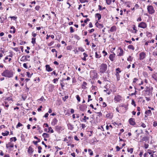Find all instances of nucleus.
<instances>
[{
	"mask_svg": "<svg viewBox=\"0 0 157 157\" xmlns=\"http://www.w3.org/2000/svg\"><path fill=\"white\" fill-rule=\"evenodd\" d=\"M99 72L102 74L105 72L107 69V65L104 63L101 64L99 67Z\"/></svg>",
	"mask_w": 157,
	"mask_h": 157,
	"instance_id": "nucleus-1",
	"label": "nucleus"
},
{
	"mask_svg": "<svg viewBox=\"0 0 157 157\" xmlns=\"http://www.w3.org/2000/svg\"><path fill=\"white\" fill-rule=\"evenodd\" d=\"M2 75L3 76L11 78L13 77V75L12 71L6 70L2 73Z\"/></svg>",
	"mask_w": 157,
	"mask_h": 157,
	"instance_id": "nucleus-2",
	"label": "nucleus"
},
{
	"mask_svg": "<svg viewBox=\"0 0 157 157\" xmlns=\"http://www.w3.org/2000/svg\"><path fill=\"white\" fill-rule=\"evenodd\" d=\"M147 10L150 14H151L155 12V10H154L153 6H148Z\"/></svg>",
	"mask_w": 157,
	"mask_h": 157,
	"instance_id": "nucleus-3",
	"label": "nucleus"
},
{
	"mask_svg": "<svg viewBox=\"0 0 157 157\" xmlns=\"http://www.w3.org/2000/svg\"><path fill=\"white\" fill-rule=\"evenodd\" d=\"M122 97L120 95H117L115 96L114 98V101L115 102H119L121 100Z\"/></svg>",
	"mask_w": 157,
	"mask_h": 157,
	"instance_id": "nucleus-4",
	"label": "nucleus"
},
{
	"mask_svg": "<svg viewBox=\"0 0 157 157\" xmlns=\"http://www.w3.org/2000/svg\"><path fill=\"white\" fill-rule=\"evenodd\" d=\"M138 26L140 28L145 29L147 27V25L145 23L142 22L139 24Z\"/></svg>",
	"mask_w": 157,
	"mask_h": 157,
	"instance_id": "nucleus-5",
	"label": "nucleus"
},
{
	"mask_svg": "<svg viewBox=\"0 0 157 157\" xmlns=\"http://www.w3.org/2000/svg\"><path fill=\"white\" fill-rule=\"evenodd\" d=\"M123 54V50L121 48H119L118 49L117 56H121Z\"/></svg>",
	"mask_w": 157,
	"mask_h": 157,
	"instance_id": "nucleus-6",
	"label": "nucleus"
},
{
	"mask_svg": "<svg viewBox=\"0 0 157 157\" xmlns=\"http://www.w3.org/2000/svg\"><path fill=\"white\" fill-rule=\"evenodd\" d=\"M146 56V54L144 52H141L140 54V60L143 59Z\"/></svg>",
	"mask_w": 157,
	"mask_h": 157,
	"instance_id": "nucleus-7",
	"label": "nucleus"
},
{
	"mask_svg": "<svg viewBox=\"0 0 157 157\" xmlns=\"http://www.w3.org/2000/svg\"><path fill=\"white\" fill-rule=\"evenodd\" d=\"M46 70L48 72H50L53 70V69L49 65H46L45 66Z\"/></svg>",
	"mask_w": 157,
	"mask_h": 157,
	"instance_id": "nucleus-8",
	"label": "nucleus"
},
{
	"mask_svg": "<svg viewBox=\"0 0 157 157\" xmlns=\"http://www.w3.org/2000/svg\"><path fill=\"white\" fill-rule=\"evenodd\" d=\"M14 146L13 144L10 142H9L8 144H6V147L7 148L13 147Z\"/></svg>",
	"mask_w": 157,
	"mask_h": 157,
	"instance_id": "nucleus-9",
	"label": "nucleus"
},
{
	"mask_svg": "<svg viewBox=\"0 0 157 157\" xmlns=\"http://www.w3.org/2000/svg\"><path fill=\"white\" fill-rule=\"evenodd\" d=\"M116 30V27L115 26H112L109 30V31L111 32H115Z\"/></svg>",
	"mask_w": 157,
	"mask_h": 157,
	"instance_id": "nucleus-10",
	"label": "nucleus"
},
{
	"mask_svg": "<svg viewBox=\"0 0 157 157\" xmlns=\"http://www.w3.org/2000/svg\"><path fill=\"white\" fill-rule=\"evenodd\" d=\"M58 122V121L57 120V119L56 118H54L52 122H51V124L52 125H55Z\"/></svg>",
	"mask_w": 157,
	"mask_h": 157,
	"instance_id": "nucleus-11",
	"label": "nucleus"
},
{
	"mask_svg": "<svg viewBox=\"0 0 157 157\" xmlns=\"http://www.w3.org/2000/svg\"><path fill=\"white\" fill-rule=\"evenodd\" d=\"M115 54H111L109 56V58L110 60L112 61H113L114 60V58L115 57Z\"/></svg>",
	"mask_w": 157,
	"mask_h": 157,
	"instance_id": "nucleus-12",
	"label": "nucleus"
},
{
	"mask_svg": "<svg viewBox=\"0 0 157 157\" xmlns=\"http://www.w3.org/2000/svg\"><path fill=\"white\" fill-rule=\"evenodd\" d=\"M21 60L22 61L25 62L27 61H29L30 60L27 59L25 56H23L21 59Z\"/></svg>",
	"mask_w": 157,
	"mask_h": 157,
	"instance_id": "nucleus-13",
	"label": "nucleus"
},
{
	"mask_svg": "<svg viewBox=\"0 0 157 157\" xmlns=\"http://www.w3.org/2000/svg\"><path fill=\"white\" fill-rule=\"evenodd\" d=\"M129 121L130 124L132 125H134L135 124L134 119L133 118H130Z\"/></svg>",
	"mask_w": 157,
	"mask_h": 157,
	"instance_id": "nucleus-14",
	"label": "nucleus"
},
{
	"mask_svg": "<svg viewBox=\"0 0 157 157\" xmlns=\"http://www.w3.org/2000/svg\"><path fill=\"white\" fill-rule=\"evenodd\" d=\"M96 26L99 28H102L103 27V25L99 24L98 22H97L95 23Z\"/></svg>",
	"mask_w": 157,
	"mask_h": 157,
	"instance_id": "nucleus-15",
	"label": "nucleus"
},
{
	"mask_svg": "<svg viewBox=\"0 0 157 157\" xmlns=\"http://www.w3.org/2000/svg\"><path fill=\"white\" fill-rule=\"evenodd\" d=\"M11 30L10 31V32L11 33H14L15 32V29L14 27L12 26L10 28Z\"/></svg>",
	"mask_w": 157,
	"mask_h": 157,
	"instance_id": "nucleus-16",
	"label": "nucleus"
},
{
	"mask_svg": "<svg viewBox=\"0 0 157 157\" xmlns=\"http://www.w3.org/2000/svg\"><path fill=\"white\" fill-rule=\"evenodd\" d=\"M145 113L147 116H150L151 115V112L150 110L146 111L145 112Z\"/></svg>",
	"mask_w": 157,
	"mask_h": 157,
	"instance_id": "nucleus-17",
	"label": "nucleus"
},
{
	"mask_svg": "<svg viewBox=\"0 0 157 157\" xmlns=\"http://www.w3.org/2000/svg\"><path fill=\"white\" fill-rule=\"evenodd\" d=\"M106 117L109 118H112L113 117V114L112 113H107L106 114Z\"/></svg>",
	"mask_w": 157,
	"mask_h": 157,
	"instance_id": "nucleus-18",
	"label": "nucleus"
},
{
	"mask_svg": "<svg viewBox=\"0 0 157 157\" xmlns=\"http://www.w3.org/2000/svg\"><path fill=\"white\" fill-rule=\"evenodd\" d=\"M95 17L96 18H98V20H99L101 18V15L99 13H96L95 14Z\"/></svg>",
	"mask_w": 157,
	"mask_h": 157,
	"instance_id": "nucleus-19",
	"label": "nucleus"
},
{
	"mask_svg": "<svg viewBox=\"0 0 157 157\" xmlns=\"http://www.w3.org/2000/svg\"><path fill=\"white\" fill-rule=\"evenodd\" d=\"M42 136L44 138H48L49 137V135L47 133H44L42 134Z\"/></svg>",
	"mask_w": 157,
	"mask_h": 157,
	"instance_id": "nucleus-20",
	"label": "nucleus"
},
{
	"mask_svg": "<svg viewBox=\"0 0 157 157\" xmlns=\"http://www.w3.org/2000/svg\"><path fill=\"white\" fill-rule=\"evenodd\" d=\"M83 55L84 56V57L83 58H82L83 60L84 61H86V57H87L88 56V55L86 54L85 52H84L83 53Z\"/></svg>",
	"mask_w": 157,
	"mask_h": 157,
	"instance_id": "nucleus-21",
	"label": "nucleus"
},
{
	"mask_svg": "<svg viewBox=\"0 0 157 157\" xmlns=\"http://www.w3.org/2000/svg\"><path fill=\"white\" fill-rule=\"evenodd\" d=\"M87 83L85 82H83V84L82 85V88L84 89H85L86 88V86L87 85Z\"/></svg>",
	"mask_w": 157,
	"mask_h": 157,
	"instance_id": "nucleus-22",
	"label": "nucleus"
},
{
	"mask_svg": "<svg viewBox=\"0 0 157 157\" xmlns=\"http://www.w3.org/2000/svg\"><path fill=\"white\" fill-rule=\"evenodd\" d=\"M36 38L35 37L32 38V43L33 45H34L36 43Z\"/></svg>",
	"mask_w": 157,
	"mask_h": 157,
	"instance_id": "nucleus-23",
	"label": "nucleus"
},
{
	"mask_svg": "<svg viewBox=\"0 0 157 157\" xmlns=\"http://www.w3.org/2000/svg\"><path fill=\"white\" fill-rule=\"evenodd\" d=\"M127 151L128 152H130L131 154L132 153L133 151V148H130L129 149V148H127Z\"/></svg>",
	"mask_w": 157,
	"mask_h": 157,
	"instance_id": "nucleus-24",
	"label": "nucleus"
},
{
	"mask_svg": "<svg viewBox=\"0 0 157 157\" xmlns=\"http://www.w3.org/2000/svg\"><path fill=\"white\" fill-rule=\"evenodd\" d=\"M101 56L100 54H98L97 52H95V57L97 58H99Z\"/></svg>",
	"mask_w": 157,
	"mask_h": 157,
	"instance_id": "nucleus-25",
	"label": "nucleus"
},
{
	"mask_svg": "<svg viewBox=\"0 0 157 157\" xmlns=\"http://www.w3.org/2000/svg\"><path fill=\"white\" fill-rule=\"evenodd\" d=\"M9 132L6 131L4 133H3V132L2 133V136H6L8 135L9 134Z\"/></svg>",
	"mask_w": 157,
	"mask_h": 157,
	"instance_id": "nucleus-26",
	"label": "nucleus"
},
{
	"mask_svg": "<svg viewBox=\"0 0 157 157\" xmlns=\"http://www.w3.org/2000/svg\"><path fill=\"white\" fill-rule=\"evenodd\" d=\"M147 153L150 155H152L154 153V151H153L151 150H147Z\"/></svg>",
	"mask_w": 157,
	"mask_h": 157,
	"instance_id": "nucleus-27",
	"label": "nucleus"
},
{
	"mask_svg": "<svg viewBox=\"0 0 157 157\" xmlns=\"http://www.w3.org/2000/svg\"><path fill=\"white\" fill-rule=\"evenodd\" d=\"M89 119V117H86V116H84V118L82 119V120L83 121L86 122V120H88Z\"/></svg>",
	"mask_w": 157,
	"mask_h": 157,
	"instance_id": "nucleus-28",
	"label": "nucleus"
},
{
	"mask_svg": "<svg viewBox=\"0 0 157 157\" xmlns=\"http://www.w3.org/2000/svg\"><path fill=\"white\" fill-rule=\"evenodd\" d=\"M132 29L134 30H135L134 33H136L137 31L136 27L135 25H134L133 27H132Z\"/></svg>",
	"mask_w": 157,
	"mask_h": 157,
	"instance_id": "nucleus-29",
	"label": "nucleus"
},
{
	"mask_svg": "<svg viewBox=\"0 0 157 157\" xmlns=\"http://www.w3.org/2000/svg\"><path fill=\"white\" fill-rule=\"evenodd\" d=\"M33 149L32 147H29L28 150V151L29 152L32 153L33 152Z\"/></svg>",
	"mask_w": 157,
	"mask_h": 157,
	"instance_id": "nucleus-30",
	"label": "nucleus"
},
{
	"mask_svg": "<svg viewBox=\"0 0 157 157\" xmlns=\"http://www.w3.org/2000/svg\"><path fill=\"white\" fill-rule=\"evenodd\" d=\"M50 132L52 133L54 132L53 130L52 129V127H50L48 128V132Z\"/></svg>",
	"mask_w": 157,
	"mask_h": 157,
	"instance_id": "nucleus-31",
	"label": "nucleus"
},
{
	"mask_svg": "<svg viewBox=\"0 0 157 157\" xmlns=\"http://www.w3.org/2000/svg\"><path fill=\"white\" fill-rule=\"evenodd\" d=\"M98 7H99V10H102L104 9H105V7L102 8V6H101L100 5L98 6Z\"/></svg>",
	"mask_w": 157,
	"mask_h": 157,
	"instance_id": "nucleus-32",
	"label": "nucleus"
},
{
	"mask_svg": "<svg viewBox=\"0 0 157 157\" xmlns=\"http://www.w3.org/2000/svg\"><path fill=\"white\" fill-rule=\"evenodd\" d=\"M152 77L155 80L156 82H157V76H156L155 75H153Z\"/></svg>",
	"mask_w": 157,
	"mask_h": 157,
	"instance_id": "nucleus-33",
	"label": "nucleus"
},
{
	"mask_svg": "<svg viewBox=\"0 0 157 157\" xmlns=\"http://www.w3.org/2000/svg\"><path fill=\"white\" fill-rule=\"evenodd\" d=\"M17 140V139L16 137H12L10 138V140L11 141H15Z\"/></svg>",
	"mask_w": 157,
	"mask_h": 157,
	"instance_id": "nucleus-34",
	"label": "nucleus"
},
{
	"mask_svg": "<svg viewBox=\"0 0 157 157\" xmlns=\"http://www.w3.org/2000/svg\"><path fill=\"white\" fill-rule=\"evenodd\" d=\"M116 77H117V79H118V78H120V75L119 74V73L118 72L116 71Z\"/></svg>",
	"mask_w": 157,
	"mask_h": 157,
	"instance_id": "nucleus-35",
	"label": "nucleus"
},
{
	"mask_svg": "<svg viewBox=\"0 0 157 157\" xmlns=\"http://www.w3.org/2000/svg\"><path fill=\"white\" fill-rule=\"evenodd\" d=\"M106 1V2L108 5L110 4L111 3L112 0H105Z\"/></svg>",
	"mask_w": 157,
	"mask_h": 157,
	"instance_id": "nucleus-36",
	"label": "nucleus"
},
{
	"mask_svg": "<svg viewBox=\"0 0 157 157\" xmlns=\"http://www.w3.org/2000/svg\"><path fill=\"white\" fill-rule=\"evenodd\" d=\"M22 124L20 123V122H19L18 124L17 125L16 127V128H18L20 126H22Z\"/></svg>",
	"mask_w": 157,
	"mask_h": 157,
	"instance_id": "nucleus-37",
	"label": "nucleus"
},
{
	"mask_svg": "<svg viewBox=\"0 0 157 157\" xmlns=\"http://www.w3.org/2000/svg\"><path fill=\"white\" fill-rule=\"evenodd\" d=\"M88 151L90 153V155H93V152L91 149H88Z\"/></svg>",
	"mask_w": 157,
	"mask_h": 157,
	"instance_id": "nucleus-38",
	"label": "nucleus"
},
{
	"mask_svg": "<svg viewBox=\"0 0 157 157\" xmlns=\"http://www.w3.org/2000/svg\"><path fill=\"white\" fill-rule=\"evenodd\" d=\"M78 50L81 52L84 51V49L82 47H79L78 48Z\"/></svg>",
	"mask_w": 157,
	"mask_h": 157,
	"instance_id": "nucleus-39",
	"label": "nucleus"
},
{
	"mask_svg": "<svg viewBox=\"0 0 157 157\" xmlns=\"http://www.w3.org/2000/svg\"><path fill=\"white\" fill-rule=\"evenodd\" d=\"M38 153H40L41 152V150L42 149V147L41 146H39L38 147Z\"/></svg>",
	"mask_w": 157,
	"mask_h": 157,
	"instance_id": "nucleus-40",
	"label": "nucleus"
},
{
	"mask_svg": "<svg viewBox=\"0 0 157 157\" xmlns=\"http://www.w3.org/2000/svg\"><path fill=\"white\" fill-rule=\"evenodd\" d=\"M76 98L78 102H80V98L78 95H77L76 96Z\"/></svg>",
	"mask_w": 157,
	"mask_h": 157,
	"instance_id": "nucleus-41",
	"label": "nucleus"
},
{
	"mask_svg": "<svg viewBox=\"0 0 157 157\" xmlns=\"http://www.w3.org/2000/svg\"><path fill=\"white\" fill-rule=\"evenodd\" d=\"M91 98V96L90 95H88V102H89L90 101L92 100V99L90 98Z\"/></svg>",
	"mask_w": 157,
	"mask_h": 157,
	"instance_id": "nucleus-42",
	"label": "nucleus"
},
{
	"mask_svg": "<svg viewBox=\"0 0 157 157\" xmlns=\"http://www.w3.org/2000/svg\"><path fill=\"white\" fill-rule=\"evenodd\" d=\"M54 43V41H52L50 43H48V46H52V45Z\"/></svg>",
	"mask_w": 157,
	"mask_h": 157,
	"instance_id": "nucleus-43",
	"label": "nucleus"
},
{
	"mask_svg": "<svg viewBox=\"0 0 157 157\" xmlns=\"http://www.w3.org/2000/svg\"><path fill=\"white\" fill-rule=\"evenodd\" d=\"M80 1L81 3H83L85 2H88V0H80Z\"/></svg>",
	"mask_w": 157,
	"mask_h": 157,
	"instance_id": "nucleus-44",
	"label": "nucleus"
},
{
	"mask_svg": "<svg viewBox=\"0 0 157 157\" xmlns=\"http://www.w3.org/2000/svg\"><path fill=\"white\" fill-rule=\"evenodd\" d=\"M128 48H130V49H132L133 50L134 49L133 46L132 45H128Z\"/></svg>",
	"mask_w": 157,
	"mask_h": 157,
	"instance_id": "nucleus-45",
	"label": "nucleus"
},
{
	"mask_svg": "<svg viewBox=\"0 0 157 157\" xmlns=\"http://www.w3.org/2000/svg\"><path fill=\"white\" fill-rule=\"evenodd\" d=\"M148 140V137H144L142 139V140L143 141H147Z\"/></svg>",
	"mask_w": 157,
	"mask_h": 157,
	"instance_id": "nucleus-46",
	"label": "nucleus"
},
{
	"mask_svg": "<svg viewBox=\"0 0 157 157\" xmlns=\"http://www.w3.org/2000/svg\"><path fill=\"white\" fill-rule=\"evenodd\" d=\"M132 104V105H134V106H135V107H136V104H135V101H134V100H132V103H131Z\"/></svg>",
	"mask_w": 157,
	"mask_h": 157,
	"instance_id": "nucleus-47",
	"label": "nucleus"
},
{
	"mask_svg": "<svg viewBox=\"0 0 157 157\" xmlns=\"http://www.w3.org/2000/svg\"><path fill=\"white\" fill-rule=\"evenodd\" d=\"M70 33H72L74 32V30L73 29V28L72 27H70Z\"/></svg>",
	"mask_w": 157,
	"mask_h": 157,
	"instance_id": "nucleus-48",
	"label": "nucleus"
},
{
	"mask_svg": "<svg viewBox=\"0 0 157 157\" xmlns=\"http://www.w3.org/2000/svg\"><path fill=\"white\" fill-rule=\"evenodd\" d=\"M27 75L29 77H31L32 76V75L29 72H27Z\"/></svg>",
	"mask_w": 157,
	"mask_h": 157,
	"instance_id": "nucleus-49",
	"label": "nucleus"
},
{
	"mask_svg": "<svg viewBox=\"0 0 157 157\" xmlns=\"http://www.w3.org/2000/svg\"><path fill=\"white\" fill-rule=\"evenodd\" d=\"M60 128V127L58 126H56V129L57 131H58L59 130Z\"/></svg>",
	"mask_w": 157,
	"mask_h": 157,
	"instance_id": "nucleus-50",
	"label": "nucleus"
},
{
	"mask_svg": "<svg viewBox=\"0 0 157 157\" xmlns=\"http://www.w3.org/2000/svg\"><path fill=\"white\" fill-rule=\"evenodd\" d=\"M23 66L25 68H28V66L27 65V64L26 63H24L23 64Z\"/></svg>",
	"mask_w": 157,
	"mask_h": 157,
	"instance_id": "nucleus-51",
	"label": "nucleus"
},
{
	"mask_svg": "<svg viewBox=\"0 0 157 157\" xmlns=\"http://www.w3.org/2000/svg\"><path fill=\"white\" fill-rule=\"evenodd\" d=\"M116 71H117L119 73H121V71L120 68H118L116 69Z\"/></svg>",
	"mask_w": 157,
	"mask_h": 157,
	"instance_id": "nucleus-52",
	"label": "nucleus"
},
{
	"mask_svg": "<svg viewBox=\"0 0 157 157\" xmlns=\"http://www.w3.org/2000/svg\"><path fill=\"white\" fill-rule=\"evenodd\" d=\"M149 146V145L148 144H145L144 146V147L145 149L147 148Z\"/></svg>",
	"mask_w": 157,
	"mask_h": 157,
	"instance_id": "nucleus-53",
	"label": "nucleus"
},
{
	"mask_svg": "<svg viewBox=\"0 0 157 157\" xmlns=\"http://www.w3.org/2000/svg\"><path fill=\"white\" fill-rule=\"evenodd\" d=\"M58 78H55L53 79V82L54 83H56L57 82L58 80Z\"/></svg>",
	"mask_w": 157,
	"mask_h": 157,
	"instance_id": "nucleus-54",
	"label": "nucleus"
},
{
	"mask_svg": "<svg viewBox=\"0 0 157 157\" xmlns=\"http://www.w3.org/2000/svg\"><path fill=\"white\" fill-rule=\"evenodd\" d=\"M141 126H142L143 128H145L146 127V126L145 124H144L143 123H142Z\"/></svg>",
	"mask_w": 157,
	"mask_h": 157,
	"instance_id": "nucleus-55",
	"label": "nucleus"
},
{
	"mask_svg": "<svg viewBox=\"0 0 157 157\" xmlns=\"http://www.w3.org/2000/svg\"><path fill=\"white\" fill-rule=\"evenodd\" d=\"M127 60L131 61L132 60V59L131 58V57L130 56H129V57L127 59Z\"/></svg>",
	"mask_w": 157,
	"mask_h": 157,
	"instance_id": "nucleus-56",
	"label": "nucleus"
},
{
	"mask_svg": "<svg viewBox=\"0 0 157 157\" xmlns=\"http://www.w3.org/2000/svg\"><path fill=\"white\" fill-rule=\"evenodd\" d=\"M116 148L117 151H119L121 149V148L120 147H119L118 146H117L116 147Z\"/></svg>",
	"mask_w": 157,
	"mask_h": 157,
	"instance_id": "nucleus-57",
	"label": "nucleus"
},
{
	"mask_svg": "<svg viewBox=\"0 0 157 157\" xmlns=\"http://www.w3.org/2000/svg\"><path fill=\"white\" fill-rule=\"evenodd\" d=\"M36 35L37 34L36 33L33 32L32 33V35L34 37H35L36 36Z\"/></svg>",
	"mask_w": 157,
	"mask_h": 157,
	"instance_id": "nucleus-58",
	"label": "nucleus"
},
{
	"mask_svg": "<svg viewBox=\"0 0 157 157\" xmlns=\"http://www.w3.org/2000/svg\"><path fill=\"white\" fill-rule=\"evenodd\" d=\"M39 8H40V6H36L35 7V9L37 10H39Z\"/></svg>",
	"mask_w": 157,
	"mask_h": 157,
	"instance_id": "nucleus-59",
	"label": "nucleus"
},
{
	"mask_svg": "<svg viewBox=\"0 0 157 157\" xmlns=\"http://www.w3.org/2000/svg\"><path fill=\"white\" fill-rule=\"evenodd\" d=\"M102 53L104 54H105V55H104V56H106V55H107V53L104 50L102 52Z\"/></svg>",
	"mask_w": 157,
	"mask_h": 157,
	"instance_id": "nucleus-60",
	"label": "nucleus"
},
{
	"mask_svg": "<svg viewBox=\"0 0 157 157\" xmlns=\"http://www.w3.org/2000/svg\"><path fill=\"white\" fill-rule=\"evenodd\" d=\"M138 80V79L136 78H134V79L133 80V83H135L136 82V81H137Z\"/></svg>",
	"mask_w": 157,
	"mask_h": 157,
	"instance_id": "nucleus-61",
	"label": "nucleus"
},
{
	"mask_svg": "<svg viewBox=\"0 0 157 157\" xmlns=\"http://www.w3.org/2000/svg\"><path fill=\"white\" fill-rule=\"evenodd\" d=\"M139 7V6L137 4H136L134 6V7L136 9L138 8Z\"/></svg>",
	"mask_w": 157,
	"mask_h": 157,
	"instance_id": "nucleus-62",
	"label": "nucleus"
},
{
	"mask_svg": "<svg viewBox=\"0 0 157 157\" xmlns=\"http://www.w3.org/2000/svg\"><path fill=\"white\" fill-rule=\"evenodd\" d=\"M42 108V105L40 106V108L37 109L38 111H41V108Z\"/></svg>",
	"mask_w": 157,
	"mask_h": 157,
	"instance_id": "nucleus-63",
	"label": "nucleus"
},
{
	"mask_svg": "<svg viewBox=\"0 0 157 157\" xmlns=\"http://www.w3.org/2000/svg\"><path fill=\"white\" fill-rule=\"evenodd\" d=\"M153 126L155 127L157 126V122H155L154 123Z\"/></svg>",
	"mask_w": 157,
	"mask_h": 157,
	"instance_id": "nucleus-64",
	"label": "nucleus"
}]
</instances>
